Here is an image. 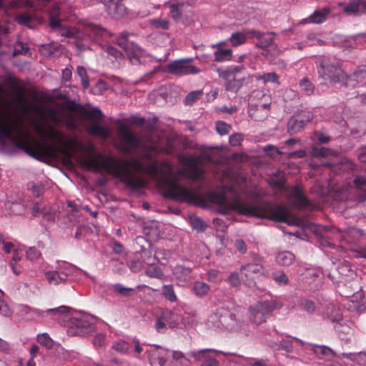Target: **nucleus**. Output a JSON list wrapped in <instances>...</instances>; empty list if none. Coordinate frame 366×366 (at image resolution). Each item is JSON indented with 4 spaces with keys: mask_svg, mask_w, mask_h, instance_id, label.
I'll list each match as a JSON object with an SVG mask.
<instances>
[{
    "mask_svg": "<svg viewBox=\"0 0 366 366\" xmlns=\"http://www.w3.org/2000/svg\"><path fill=\"white\" fill-rule=\"evenodd\" d=\"M81 164L89 171L99 172L104 169L132 189H141L145 185L144 181L135 177L129 169L132 168L134 172H143L144 164L137 159H119L109 155H87L82 158Z\"/></svg>",
    "mask_w": 366,
    "mask_h": 366,
    "instance_id": "7ed1b4c3",
    "label": "nucleus"
},
{
    "mask_svg": "<svg viewBox=\"0 0 366 366\" xmlns=\"http://www.w3.org/2000/svg\"><path fill=\"white\" fill-rule=\"evenodd\" d=\"M114 290L124 297H131L134 294V290L130 287H126L121 284H116L113 286Z\"/></svg>",
    "mask_w": 366,
    "mask_h": 366,
    "instance_id": "3c124183",
    "label": "nucleus"
},
{
    "mask_svg": "<svg viewBox=\"0 0 366 366\" xmlns=\"http://www.w3.org/2000/svg\"><path fill=\"white\" fill-rule=\"evenodd\" d=\"M344 11L347 14L358 16L366 14V0H350L344 7Z\"/></svg>",
    "mask_w": 366,
    "mask_h": 366,
    "instance_id": "412c9836",
    "label": "nucleus"
},
{
    "mask_svg": "<svg viewBox=\"0 0 366 366\" xmlns=\"http://www.w3.org/2000/svg\"><path fill=\"white\" fill-rule=\"evenodd\" d=\"M184 170L186 177L192 181H201L204 179L205 170L197 165L186 166Z\"/></svg>",
    "mask_w": 366,
    "mask_h": 366,
    "instance_id": "393cba45",
    "label": "nucleus"
},
{
    "mask_svg": "<svg viewBox=\"0 0 366 366\" xmlns=\"http://www.w3.org/2000/svg\"><path fill=\"white\" fill-rule=\"evenodd\" d=\"M329 318L332 322H337V325L335 327L336 330L339 332L341 331L344 333H348L350 330L348 327H346L344 330L340 329V327H342V325L340 323V322L342 321V316L340 313L337 312L335 315L329 316Z\"/></svg>",
    "mask_w": 366,
    "mask_h": 366,
    "instance_id": "864d4df0",
    "label": "nucleus"
},
{
    "mask_svg": "<svg viewBox=\"0 0 366 366\" xmlns=\"http://www.w3.org/2000/svg\"><path fill=\"white\" fill-rule=\"evenodd\" d=\"M149 266L146 269L145 274L152 278L162 279L164 277V273L161 268L153 264H150L149 262H146Z\"/></svg>",
    "mask_w": 366,
    "mask_h": 366,
    "instance_id": "37998d69",
    "label": "nucleus"
},
{
    "mask_svg": "<svg viewBox=\"0 0 366 366\" xmlns=\"http://www.w3.org/2000/svg\"><path fill=\"white\" fill-rule=\"evenodd\" d=\"M269 109H262L261 107L251 103L248 108V114L254 121L261 122L264 120L269 115Z\"/></svg>",
    "mask_w": 366,
    "mask_h": 366,
    "instance_id": "4be33fe9",
    "label": "nucleus"
},
{
    "mask_svg": "<svg viewBox=\"0 0 366 366\" xmlns=\"http://www.w3.org/2000/svg\"><path fill=\"white\" fill-rule=\"evenodd\" d=\"M162 295L164 298L171 302L177 301V297L172 285H164L162 287Z\"/></svg>",
    "mask_w": 366,
    "mask_h": 366,
    "instance_id": "de8ad7c7",
    "label": "nucleus"
},
{
    "mask_svg": "<svg viewBox=\"0 0 366 366\" xmlns=\"http://www.w3.org/2000/svg\"><path fill=\"white\" fill-rule=\"evenodd\" d=\"M133 35L132 33L122 31L117 39V43L125 51L130 62L134 65H138L142 63V58L145 56V51L129 39Z\"/></svg>",
    "mask_w": 366,
    "mask_h": 366,
    "instance_id": "0eeeda50",
    "label": "nucleus"
},
{
    "mask_svg": "<svg viewBox=\"0 0 366 366\" xmlns=\"http://www.w3.org/2000/svg\"><path fill=\"white\" fill-rule=\"evenodd\" d=\"M12 112L8 109H0V142L6 139L16 140L14 134V125L11 123Z\"/></svg>",
    "mask_w": 366,
    "mask_h": 366,
    "instance_id": "2eb2a0df",
    "label": "nucleus"
},
{
    "mask_svg": "<svg viewBox=\"0 0 366 366\" xmlns=\"http://www.w3.org/2000/svg\"><path fill=\"white\" fill-rule=\"evenodd\" d=\"M312 153L314 157H325L330 155L332 150L325 147H315Z\"/></svg>",
    "mask_w": 366,
    "mask_h": 366,
    "instance_id": "69168bd1",
    "label": "nucleus"
},
{
    "mask_svg": "<svg viewBox=\"0 0 366 366\" xmlns=\"http://www.w3.org/2000/svg\"><path fill=\"white\" fill-rule=\"evenodd\" d=\"M41 257V252L34 247H30L26 252V258L31 262L36 261Z\"/></svg>",
    "mask_w": 366,
    "mask_h": 366,
    "instance_id": "13d9d810",
    "label": "nucleus"
},
{
    "mask_svg": "<svg viewBox=\"0 0 366 366\" xmlns=\"http://www.w3.org/2000/svg\"><path fill=\"white\" fill-rule=\"evenodd\" d=\"M248 30L245 29L242 31L232 33L229 38L232 46L236 47L244 44L247 41V36L251 37V34L248 33Z\"/></svg>",
    "mask_w": 366,
    "mask_h": 366,
    "instance_id": "c85d7f7f",
    "label": "nucleus"
},
{
    "mask_svg": "<svg viewBox=\"0 0 366 366\" xmlns=\"http://www.w3.org/2000/svg\"><path fill=\"white\" fill-rule=\"evenodd\" d=\"M105 51L108 55L113 56L115 60H121L124 57L123 54L112 46H107L105 47Z\"/></svg>",
    "mask_w": 366,
    "mask_h": 366,
    "instance_id": "e2e57ef3",
    "label": "nucleus"
},
{
    "mask_svg": "<svg viewBox=\"0 0 366 366\" xmlns=\"http://www.w3.org/2000/svg\"><path fill=\"white\" fill-rule=\"evenodd\" d=\"M147 141L151 144V145L147 147V152L144 154V157L150 160L151 162L148 165L144 164V169L142 172H144L152 177H157L159 174L158 163L157 160L152 159V153H159L162 152L163 147L159 144L161 138L159 137H156L155 139H153L149 137Z\"/></svg>",
    "mask_w": 366,
    "mask_h": 366,
    "instance_id": "f8f14e48",
    "label": "nucleus"
},
{
    "mask_svg": "<svg viewBox=\"0 0 366 366\" xmlns=\"http://www.w3.org/2000/svg\"><path fill=\"white\" fill-rule=\"evenodd\" d=\"M297 119L301 120L302 125L305 127V124L310 122L313 119V114L309 111H302L295 115Z\"/></svg>",
    "mask_w": 366,
    "mask_h": 366,
    "instance_id": "052dcab7",
    "label": "nucleus"
},
{
    "mask_svg": "<svg viewBox=\"0 0 366 366\" xmlns=\"http://www.w3.org/2000/svg\"><path fill=\"white\" fill-rule=\"evenodd\" d=\"M77 74L81 78V85L84 89H86L89 86V80L87 76L86 69L83 66H78L76 68Z\"/></svg>",
    "mask_w": 366,
    "mask_h": 366,
    "instance_id": "8fccbe9b",
    "label": "nucleus"
},
{
    "mask_svg": "<svg viewBox=\"0 0 366 366\" xmlns=\"http://www.w3.org/2000/svg\"><path fill=\"white\" fill-rule=\"evenodd\" d=\"M314 352L317 356L322 358L331 359L335 356V352L332 349L324 345H317L314 348Z\"/></svg>",
    "mask_w": 366,
    "mask_h": 366,
    "instance_id": "a19ab883",
    "label": "nucleus"
},
{
    "mask_svg": "<svg viewBox=\"0 0 366 366\" xmlns=\"http://www.w3.org/2000/svg\"><path fill=\"white\" fill-rule=\"evenodd\" d=\"M15 20L19 24L29 29H34L41 23L40 19L36 14L27 12L16 14Z\"/></svg>",
    "mask_w": 366,
    "mask_h": 366,
    "instance_id": "aec40b11",
    "label": "nucleus"
},
{
    "mask_svg": "<svg viewBox=\"0 0 366 366\" xmlns=\"http://www.w3.org/2000/svg\"><path fill=\"white\" fill-rule=\"evenodd\" d=\"M215 128L217 133L223 136L227 134L230 132L232 127L224 122L219 121L216 123Z\"/></svg>",
    "mask_w": 366,
    "mask_h": 366,
    "instance_id": "bf43d9fd",
    "label": "nucleus"
},
{
    "mask_svg": "<svg viewBox=\"0 0 366 366\" xmlns=\"http://www.w3.org/2000/svg\"><path fill=\"white\" fill-rule=\"evenodd\" d=\"M282 307V304L275 300L258 302L249 308V320L256 325L262 324L274 310Z\"/></svg>",
    "mask_w": 366,
    "mask_h": 366,
    "instance_id": "6e6552de",
    "label": "nucleus"
},
{
    "mask_svg": "<svg viewBox=\"0 0 366 366\" xmlns=\"http://www.w3.org/2000/svg\"><path fill=\"white\" fill-rule=\"evenodd\" d=\"M84 31L91 37H102L107 33L105 29L93 23L87 24L84 27Z\"/></svg>",
    "mask_w": 366,
    "mask_h": 366,
    "instance_id": "c756f323",
    "label": "nucleus"
},
{
    "mask_svg": "<svg viewBox=\"0 0 366 366\" xmlns=\"http://www.w3.org/2000/svg\"><path fill=\"white\" fill-rule=\"evenodd\" d=\"M353 183L358 189L366 187V176L357 175L355 177Z\"/></svg>",
    "mask_w": 366,
    "mask_h": 366,
    "instance_id": "774afa93",
    "label": "nucleus"
},
{
    "mask_svg": "<svg viewBox=\"0 0 366 366\" xmlns=\"http://www.w3.org/2000/svg\"><path fill=\"white\" fill-rule=\"evenodd\" d=\"M258 81H263L264 84L277 83L279 84V76L275 72L265 73L263 74H257L254 76Z\"/></svg>",
    "mask_w": 366,
    "mask_h": 366,
    "instance_id": "79ce46f5",
    "label": "nucleus"
},
{
    "mask_svg": "<svg viewBox=\"0 0 366 366\" xmlns=\"http://www.w3.org/2000/svg\"><path fill=\"white\" fill-rule=\"evenodd\" d=\"M117 134L120 142L123 144L119 149L124 152L129 153L132 149L140 147L141 140L126 124H122L117 127Z\"/></svg>",
    "mask_w": 366,
    "mask_h": 366,
    "instance_id": "9b49d317",
    "label": "nucleus"
},
{
    "mask_svg": "<svg viewBox=\"0 0 366 366\" xmlns=\"http://www.w3.org/2000/svg\"><path fill=\"white\" fill-rule=\"evenodd\" d=\"M272 277L275 282L280 285H286L289 282V279L287 274L281 271L273 272Z\"/></svg>",
    "mask_w": 366,
    "mask_h": 366,
    "instance_id": "5fc2aeb1",
    "label": "nucleus"
},
{
    "mask_svg": "<svg viewBox=\"0 0 366 366\" xmlns=\"http://www.w3.org/2000/svg\"><path fill=\"white\" fill-rule=\"evenodd\" d=\"M212 161V158L210 154L207 153H202L199 156L194 155H188V156H182L181 158V162L185 166H195L198 167L201 165H204L210 163Z\"/></svg>",
    "mask_w": 366,
    "mask_h": 366,
    "instance_id": "6ab92c4d",
    "label": "nucleus"
},
{
    "mask_svg": "<svg viewBox=\"0 0 366 366\" xmlns=\"http://www.w3.org/2000/svg\"><path fill=\"white\" fill-rule=\"evenodd\" d=\"M95 330L92 317L76 314L67 320V334L69 336H85L93 333Z\"/></svg>",
    "mask_w": 366,
    "mask_h": 366,
    "instance_id": "39448f33",
    "label": "nucleus"
},
{
    "mask_svg": "<svg viewBox=\"0 0 366 366\" xmlns=\"http://www.w3.org/2000/svg\"><path fill=\"white\" fill-rule=\"evenodd\" d=\"M84 115L91 122L86 127V131L91 136L103 139H107L110 136L111 131L109 128L100 124V122L104 118V114L100 109L94 107L91 110H86Z\"/></svg>",
    "mask_w": 366,
    "mask_h": 366,
    "instance_id": "1a4fd4ad",
    "label": "nucleus"
},
{
    "mask_svg": "<svg viewBox=\"0 0 366 366\" xmlns=\"http://www.w3.org/2000/svg\"><path fill=\"white\" fill-rule=\"evenodd\" d=\"M203 95L202 90H197L189 92L184 98V103L187 106L193 105Z\"/></svg>",
    "mask_w": 366,
    "mask_h": 366,
    "instance_id": "09e8293b",
    "label": "nucleus"
},
{
    "mask_svg": "<svg viewBox=\"0 0 366 366\" xmlns=\"http://www.w3.org/2000/svg\"><path fill=\"white\" fill-rule=\"evenodd\" d=\"M304 127H305L302 125L301 120L297 119L295 116L290 118L288 121L287 131L291 135L301 132Z\"/></svg>",
    "mask_w": 366,
    "mask_h": 366,
    "instance_id": "c9c22d12",
    "label": "nucleus"
},
{
    "mask_svg": "<svg viewBox=\"0 0 366 366\" xmlns=\"http://www.w3.org/2000/svg\"><path fill=\"white\" fill-rule=\"evenodd\" d=\"M107 8L108 14L114 18H119L125 14L126 7L121 0H101Z\"/></svg>",
    "mask_w": 366,
    "mask_h": 366,
    "instance_id": "f3484780",
    "label": "nucleus"
},
{
    "mask_svg": "<svg viewBox=\"0 0 366 366\" xmlns=\"http://www.w3.org/2000/svg\"><path fill=\"white\" fill-rule=\"evenodd\" d=\"M70 310L67 306H60L56 308L49 309L46 311L40 310L36 308L29 307L27 305H21L20 312L22 316L30 320H35L38 318L43 317L45 313L55 315L56 314H66Z\"/></svg>",
    "mask_w": 366,
    "mask_h": 366,
    "instance_id": "ddd939ff",
    "label": "nucleus"
},
{
    "mask_svg": "<svg viewBox=\"0 0 366 366\" xmlns=\"http://www.w3.org/2000/svg\"><path fill=\"white\" fill-rule=\"evenodd\" d=\"M217 352L212 349H204L193 351L192 356L197 360H203L201 366H219V362L211 353L216 354Z\"/></svg>",
    "mask_w": 366,
    "mask_h": 366,
    "instance_id": "dca6fc26",
    "label": "nucleus"
},
{
    "mask_svg": "<svg viewBox=\"0 0 366 366\" xmlns=\"http://www.w3.org/2000/svg\"><path fill=\"white\" fill-rule=\"evenodd\" d=\"M192 62L193 58L177 59L168 64L165 67V71L177 76L198 74L201 70L199 68L194 66Z\"/></svg>",
    "mask_w": 366,
    "mask_h": 366,
    "instance_id": "9d476101",
    "label": "nucleus"
},
{
    "mask_svg": "<svg viewBox=\"0 0 366 366\" xmlns=\"http://www.w3.org/2000/svg\"><path fill=\"white\" fill-rule=\"evenodd\" d=\"M184 3L172 4L169 6V12L172 19L176 21H179L182 17L183 13V9L184 6Z\"/></svg>",
    "mask_w": 366,
    "mask_h": 366,
    "instance_id": "ea45409f",
    "label": "nucleus"
},
{
    "mask_svg": "<svg viewBox=\"0 0 366 366\" xmlns=\"http://www.w3.org/2000/svg\"><path fill=\"white\" fill-rule=\"evenodd\" d=\"M248 33L251 34L252 38H255L258 40V41L256 44V46L257 47L262 48V49H266L269 46H271L273 45L274 43V37L273 33H262L259 31H257L254 29L252 30H248Z\"/></svg>",
    "mask_w": 366,
    "mask_h": 366,
    "instance_id": "a211bd4d",
    "label": "nucleus"
},
{
    "mask_svg": "<svg viewBox=\"0 0 366 366\" xmlns=\"http://www.w3.org/2000/svg\"><path fill=\"white\" fill-rule=\"evenodd\" d=\"M192 290L196 296L202 298L207 295L210 286L204 282L196 281L194 282Z\"/></svg>",
    "mask_w": 366,
    "mask_h": 366,
    "instance_id": "473e14b6",
    "label": "nucleus"
},
{
    "mask_svg": "<svg viewBox=\"0 0 366 366\" xmlns=\"http://www.w3.org/2000/svg\"><path fill=\"white\" fill-rule=\"evenodd\" d=\"M26 7L44 10L51 0H21Z\"/></svg>",
    "mask_w": 366,
    "mask_h": 366,
    "instance_id": "58836bf2",
    "label": "nucleus"
},
{
    "mask_svg": "<svg viewBox=\"0 0 366 366\" xmlns=\"http://www.w3.org/2000/svg\"><path fill=\"white\" fill-rule=\"evenodd\" d=\"M60 9L56 4H52V8L49 9V25L51 29H58L61 26L60 20L58 19Z\"/></svg>",
    "mask_w": 366,
    "mask_h": 366,
    "instance_id": "2f4dec72",
    "label": "nucleus"
},
{
    "mask_svg": "<svg viewBox=\"0 0 366 366\" xmlns=\"http://www.w3.org/2000/svg\"><path fill=\"white\" fill-rule=\"evenodd\" d=\"M19 54H23V55H29L30 56L31 54L29 52V49L26 44H24L22 42H17L14 49L13 55L17 56Z\"/></svg>",
    "mask_w": 366,
    "mask_h": 366,
    "instance_id": "603ef678",
    "label": "nucleus"
},
{
    "mask_svg": "<svg viewBox=\"0 0 366 366\" xmlns=\"http://www.w3.org/2000/svg\"><path fill=\"white\" fill-rule=\"evenodd\" d=\"M152 24L156 27L162 29H168L169 27V21L167 19H155L152 21Z\"/></svg>",
    "mask_w": 366,
    "mask_h": 366,
    "instance_id": "338daca9",
    "label": "nucleus"
},
{
    "mask_svg": "<svg viewBox=\"0 0 366 366\" xmlns=\"http://www.w3.org/2000/svg\"><path fill=\"white\" fill-rule=\"evenodd\" d=\"M129 347V343L124 340H119L112 346L113 350L122 354L126 353Z\"/></svg>",
    "mask_w": 366,
    "mask_h": 366,
    "instance_id": "0e129e2a",
    "label": "nucleus"
},
{
    "mask_svg": "<svg viewBox=\"0 0 366 366\" xmlns=\"http://www.w3.org/2000/svg\"><path fill=\"white\" fill-rule=\"evenodd\" d=\"M37 341L40 345L45 346L47 348H51L53 347V340L47 333H43L38 335Z\"/></svg>",
    "mask_w": 366,
    "mask_h": 366,
    "instance_id": "4d7b16f0",
    "label": "nucleus"
},
{
    "mask_svg": "<svg viewBox=\"0 0 366 366\" xmlns=\"http://www.w3.org/2000/svg\"><path fill=\"white\" fill-rule=\"evenodd\" d=\"M214 58L217 62L229 61L232 58V50L231 49L217 48L214 53Z\"/></svg>",
    "mask_w": 366,
    "mask_h": 366,
    "instance_id": "72a5a7b5",
    "label": "nucleus"
},
{
    "mask_svg": "<svg viewBox=\"0 0 366 366\" xmlns=\"http://www.w3.org/2000/svg\"><path fill=\"white\" fill-rule=\"evenodd\" d=\"M264 272L263 267L259 264H247L244 266H242L241 268V272L244 274L247 278H254L256 275L259 274H262Z\"/></svg>",
    "mask_w": 366,
    "mask_h": 366,
    "instance_id": "a878e982",
    "label": "nucleus"
},
{
    "mask_svg": "<svg viewBox=\"0 0 366 366\" xmlns=\"http://www.w3.org/2000/svg\"><path fill=\"white\" fill-rule=\"evenodd\" d=\"M11 123L15 127L14 134L16 137V140L11 141L29 156L38 160L44 158L54 159L58 154L71 157L70 151L57 144L64 142V137L53 127L49 126L48 129H46L40 124L35 126V132L44 139V141L41 142L34 138L30 132L24 128L18 115L12 113Z\"/></svg>",
    "mask_w": 366,
    "mask_h": 366,
    "instance_id": "f03ea898",
    "label": "nucleus"
},
{
    "mask_svg": "<svg viewBox=\"0 0 366 366\" xmlns=\"http://www.w3.org/2000/svg\"><path fill=\"white\" fill-rule=\"evenodd\" d=\"M170 314L168 312H162L161 315L157 317L155 323L154 328L158 332H164L166 330V320Z\"/></svg>",
    "mask_w": 366,
    "mask_h": 366,
    "instance_id": "49530a36",
    "label": "nucleus"
},
{
    "mask_svg": "<svg viewBox=\"0 0 366 366\" xmlns=\"http://www.w3.org/2000/svg\"><path fill=\"white\" fill-rule=\"evenodd\" d=\"M245 69L242 65H232L224 69H218L219 76L226 80L225 88L227 92L237 93L243 85V77L239 75Z\"/></svg>",
    "mask_w": 366,
    "mask_h": 366,
    "instance_id": "423d86ee",
    "label": "nucleus"
},
{
    "mask_svg": "<svg viewBox=\"0 0 366 366\" xmlns=\"http://www.w3.org/2000/svg\"><path fill=\"white\" fill-rule=\"evenodd\" d=\"M255 97L258 101L253 103L254 104L261 107L262 109H269L271 104V97L268 94L264 93L262 91H258L256 93Z\"/></svg>",
    "mask_w": 366,
    "mask_h": 366,
    "instance_id": "f704fd0d",
    "label": "nucleus"
},
{
    "mask_svg": "<svg viewBox=\"0 0 366 366\" xmlns=\"http://www.w3.org/2000/svg\"><path fill=\"white\" fill-rule=\"evenodd\" d=\"M366 79V69H361L355 71L352 75L348 76L346 80L347 86H354L357 83H361Z\"/></svg>",
    "mask_w": 366,
    "mask_h": 366,
    "instance_id": "7c9ffc66",
    "label": "nucleus"
},
{
    "mask_svg": "<svg viewBox=\"0 0 366 366\" xmlns=\"http://www.w3.org/2000/svg\"><path fill=\"white\" fill-rule=\"evenodd\" d=\"M317 72L320 77L329 80L332 84H340L347 86V74L342 69L340 63L322 58L319 61Z\"/></svg>",
    "mask_w": 366,
    "mask_h": 366,
    "instance_id": "20e7f679",
    "label": "nucleus"
},
{
    "mask_svg": "<svg viewBox=\"0 0 366 366\" xmlns=\"http://www.w3.org/2000/svg\"><path fill=\"white\" fill-rule=\"evenodd\" d=\"M342 357L355 362L360 366H366V353L360 352L359 353H342Z\"/></svg>",
    "mask_w": 366,
    "mask_h": 366,
    "instance_id": "4c0bfd02",
    "label": "nucleus"
},
{
    "mask_svg": "<svg viewBox=\"0 0 366 366\" xmlns=\"http://www.w3.org/2000/svg\"><path fill=\"white\" fill-rule=\"evenodd\" d=\"M292 197L295 199L296 206L300 209L305 208L310 206V203L304 195L301 188L295 187L291 191Z\"/></svg>",
    "mask_w": 366,
    "mask_h": 366,
    "instance_id": "bb28decb",
    "label": "nucleus"
},
{
    "mask_svg": "<svg viewBox=\"0 0 366 366\" xmlns=\"http://www.w3.org/2000/svg\"><path fill=\"white\" fill-rule=\"evenodd\" d=\"M28 189L31 191L34 196L39 197L43 192V185L34 182H30L27 184Z\"/></svg>",
    "mask_w": 366,
    "mask_h": 366,
    "instance_id": "680f3d73",
    "label": "nucleus"
},
{
    "mask_svg": "<svg viewBox=\"0 0 366 366\" xmlns=\"http://www.w3.org/2000/svg\"><path fill=\"white\" fill-rule=\"evenodd\" d=\"M330 13L329 8H322L315 11L308 18L302 20L304 23L321 24L327 19Z\"/></svg>",
    "mask_w": 366,
    "mask_h": 366,
    "instance_id": "5701e85b",
    "label": "nucleus"
},
{
    "mask_svg": "<svg viewBox=\"0 0 366 366\" xmlns=\"http://www.w3.org/2000/svg\"><path fill=\"white\" fill-rule=\"evenodd\" d=\"M159 184L164 190V197L181 202H187L201 207L209 204L218 207V211L223 214H228L232 211L245 216H252L274 220L280 222L289 221L290 212L283 204L273 205L264 202L256 204H247L238 199L229 202L222 193L208 192L202 194L200 187L188 189L178 182L177 177L169 173L162 174L158 179Z\"/></svg>",
    "mask_w": 366,
    "mask_h": 366,
    "instance_id": "f257e3e1",
    "label": "nucleus"
},
{
    "mask_svg": "<svg viewBox=\"0 0 366 366\" xmlns=\"http://www.w3.org/2000/svg\"><path fill=\"white\" fill-rule=\"evenodd\" d=\"M45 278L49 284L57 285L66 282L67 274L62 271H48L45 273Z\"/></svg>",
    "mask_w": 366,
    "mask_h": 366,
    "instance_id": "b1692460",
    "label": "nucleus"
},
{
    "mask_svg": "<svg viewBox=\"0 0 366 366\" xmlns=\"http://www.w3.org/2000/svg\"><path fill=\"white\" fill-rule=\"evenodd\" d=\"M218 315H219V322L217 326L227 327L229 325L228 320L232 319V315L229 312V311L227 310H222V311L217 312L214 316H212L211 317L214 319L217 317Z\"/></svg>",
    "mask_w": 366,
    "mask_h": 366,
    "instance_id": "a18cd8bd",
    "label": "nucleus"
},
{
    "mask_svg": "<svg viewBox=\"0 0 366 366\" xmlns=\"http://www.w3.org/2000/svg\"><path fill=\"white\" fill-rule=\"evenodd\" d=\"M192 269L182 265H177L173 269L175 278L181 282L187 283L189 280Z\"/></svg>",
    "mask_w": 366,
    "mask_h": 366,
    "instance_id": "cd10ccee",
    "label": "nucleus"
},
{
    "mask_svg": "<svg viewBox=\"0 0 366 366\" xmlns=\"http://www.w3.org/2000/svg\"><path fill=\"white\" fill-rule=\"evenodd\" d=\"M191 224L193 229L202 232L205 229L207 224L200 217H194L191 218Z\"/></svg>",
    "mask_w": 366,
    "mask_h": 366,
    "instance_id": "6e6d98bb",
    "label": "nucleus"
},
{
    "mask_svg": "<svg viewBox=\"0 0 366 366\" xmlns=\"http://www.w3.org/2000/svg\"><path fill=\"white\" fill-rule=\"evenodd\" d=\"M299 86L302 92L307 96H310L314 93L315 86L308 78H303L299 82Z\"/></svg>",
    "mask_w": 366,
    "mask_h": 366,
    "instance_id": "c03bdc74",
    "label": "nucleus"
},
{
    "mask_svg": "<svg viewBox=\"0 0 366 366\" xmlns=\"http://www.w3.org/2000/svg\"><path fill=\"white\" fill-rule=\"evenodd\" d=\"M295 260V255L289 251L280 252L277 256V262L282 266H290Z\"/></svg>",
    "mask_w": 366,
    "mask_h": 366,
    "instance_id": "e433bc0d",
    "label": "nucleus"
},
{
    "mask_svg": "<svg viewBox=\"0 0 366 366\" xmlns=\"http://www.w3.org/2000/svg\"><path fill=\"white\" fill-rule=\"evenodd\" d=\"M147 352L148 354L149 363L152 366H177L173 361L167 364L170 356V352L168 349L155 345Z\"/></svg>",
    "mask_w": 366,
    "mask_h": 366,
    "instance_id": "4468645a",
    "label": "nucleus"
}]
</instances>
